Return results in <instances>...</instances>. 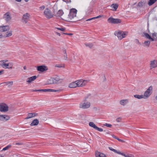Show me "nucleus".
Listing matches in <instances>:
<instances>
[{"instance_id": "1", "label": "nucleus", "mask_w": 157, "mask_h": 157, "mask_svg": "<svg viewBox=\"0 0 157 157\" xmlns=\"http://www.w3.org/2000/svg\"><path fill=\"white\" fill-rule=\"evenodd\" d=\"M77 10L75 9H72L70 10L69 14L64 13L62 16V19L68 21H76L78 19L76 16Z\"/></svg>"}, {"instance_id": "2", "label": "nucleus", "mask_w": 157, "mask_h": 157, "mask_svg": "<svg viewBox=\"0 0 157 157\" xmlns=\"http://www.w3.org/2000/svg\"><path fill=\"white\" fill-rule=\"evenodd\" d=\"M90 106L91 103L88 97H86L79 105V108L84 109H88Z\"/></svg>"}, {"instance_id": "3", "label": "nucleus", "mask_w": 157, "mask_h": 157, "mask_svg": "<svg viewBox=\"0 0 157 157\" xmlns=\"http://www.w3.org/2000/svg\"><path fill=\"white\" fill-rule=\"evenodd\" d=\"M114 34L120 40H121L123 38H125L127 35L125 32L121 31H116L114 33Z\"/></svg>"}, {"instance_id": "4", "label": "nucleus", "mask_w": 157, "mask_h": 157, "mask_svg": "<svg viewBox=\"0 0 157 157\" xmlns=\"http://www.w3.org/2000/svg\"><path fill=\"white\" fill-rule=\"evenodd\" d=\"M109 148L110 150L114 152L115 153L124 156L125 157H135L132 154H127L126 155L123 153L119 151H117L111 147H109Z\"/></svg>"}, {"instance_id": "5", "label": "nucleus", "mask_w": 157, "mask_h": 157, "mask_svg": "<svg viewBox=\"0 0 157 157\" xmlns=\"http://www.w3.org/2000/svg\"><path fill=\"white\" fill-rule=\"evenodd\" d=\"M30 15L28 13L24 14L22 18V22L24 24L28 23V21L30 20Z\"/></svg>"}, {"instance_id": "6", "label": "nucleus", "mask_w": 157, "mask_h": 157, "mask_svg": "<svg viewBox=\"0 0 157 157\" xmlns=\"http://www.w3.org/2000/svg\"><path fill=\"white\" fill-rule=\"evenodd\" d=\"M77 87H83L86 85L88 82L86 80H84L82 79L78 80L75 81Z\"/></svg>"}, {"instance_id": "7", "label": "nucleus", "mask_w": 157, "mask_h": 157, "mask_svg": "<svg viewBox=\"0 0 157 157\" xmlns=\"http://www.w3.org/2000/svg\"><path fill=\"white\" fill-rule=\"evenodd\" d=\"M152 87L151 86L145 92L144 94L143 95L144 98L146 99L149 97L152 92Z\"/></svg>"}, {"instance_id": "8", "label": "nucleus", "mask_w": 157, "mask_h": 157, "mask_svg": "<svg viewBox=\"0 0 157 157\" xmlns=\"http://www.w3.org/2000/svg\"><path fill=\"white\" fill-rule=\"evenodd\" d=\"M44 14L47 18L50 19L52 18L54 15L53 14L50 10L48 8H46L44 12Z\"/></svg>"}, {"instance_id": "9", "label": "nucleus", "mask_w": 157, "mask_h": 157, "mask_svg": "<svg viewBox=\"0 0 157 157\" xmlns=\"http://www.w3.org/2000/svg\"><path fill=\"white\" fill-rule=\"evenodd\" d=\"M108 21L109 23L113 24L120 23L121 22V20L120 19L113 18L112 17H109L108 19Z\"/></svg>"}, {"instance_id": "10", "label": "nucleus", "mask_w": 157, "mask_h": 157, "mask_svg": "<svg viewBox=\"0 0 157 157\" xmlns=\"http://www.w3.org/2000/svg\"><path fill=\"white\" fill-rule=\"evenodd\" d=\"M8 105L4 103H0V111L2 112H6L8 110Z\"/></svg>"}, {"instance_id": "11", "label": "nucleus", "mask_w": 157, "mask_h": 157, "mask_svg": "<svg viewBox=\"0 0 157 157\" xmlns=\"http://www.w3.org/2000/svg\"><path fill=\"white\" fill-rule=\"evenodd\" d=\"M89 125L90 126L94 128L99 132H101L103 131V130L102 128H98L97 126L93 122H89Z\"/></svg>"}, {"instance_id": "12", "label": "nucleus", "mask_w": 157, "mask_h": 157, "mask_svg": "<svg viewBox=\"0 0 157 157\" xmlns=\"http://www.w3.org/2000/svg\"><path fill=\"white\" fill-rule=\"evenodd\" d=\"M48 67L45 65H41L37 67V70L41 72H43L48 70Z\"/></svg>"}, {"instance_id": "13", "label": "nucleus", "mask_w": 157, "mask_h": 157, "mask_svg": "<svg viewBox=\"0 0 157 157\" xmlns=\"http://www.w3.org/2000/svg\"><path fill=\"white\" fill-rule=\"evenodd\" d=\"M10 116L7 115H0V120L3 121H6L10 119Z\"/></svg>"}, {"instance_id": "14", "label": "nucleus", "mask_w": 157, "mask_h": 157, "mask_svg": "<svg viewBox=\"0 0 157 157\" xmlns=\"http://www.w3.org/2000/svg\"><path fill=\"white\" fill-rule=\"evenodd\" d=\"M10 29V27L8 25L0 26V32H1L8 31Z\"/></svg>"}, {"instance_id": "15", "label": "nucleus", "mask_w": 157, "mask_h": 157, "mask_svg": "<svg viewBox=\"0 0 157 157\" xmlns=\"http://www.w3.org/2000/svg\"><path fill=\"white\" fill-rule=\"evenodd\" d=\"M1 65L2 66V67L5 68H10L12 67V64L10 63H2Z\"/></svg>"}, {"instance_id": "16", "label": "nucleus", "mask_w": 157, "mask_h": 157, "mask_svg": "<svg viewBox=\"0 0 157 157\" xmlns=\"http://www.w3.org/2000/svg\"><path fill=\"white\" fill-rule=\"evenodd\" d=\"M147 5V2L146 0H142L138 3V6L139 7L144 6Z\"/></svg>"}, {"instance_id": "17", "label": "nucleus", "mask_w": 157, "mask_h": 157, "mask_svg": "<svg viewBox=\"0 0 157 157\" xmlns=\"http://www.w3.org/2000/svg\"><path fill=\"white\" fill-rule=\"evenodd\" d=\"M157 67V61L153 60L150 62V68L152 69Z\"/></svg>"}, {"instance_id": "18", "label": "nucleus", "mask_w": 157, "mask_h": 157, "mask_svg": "<svg viewBox=\"0 0 157 157\" xmlns=\"http://www.w3.org/2000/svg\"><path fill=\"white\" fill-rule=\"evenodd\" d=\"M129 102L128 99L121 100L120 101V104L123 106H124Z\"/></svg>"}, {"instance_id": "19", "label": "nucleus", "mask_w": 157, "mask_h": 157, "mask_svg": "<svg viewBox=\"0 0 157 157\" xmlns=\"http://www.w3.org/2000/svg\"><path fill=\"white\" fill-rule=\"evenodd\" d=\"M4 18L7 21H10L11 19V17L10 13L7 12L4 15Z\"/></svg>"}, {"instance_id": "20", "label": "nucleus", "mask_w": 157, "mask_h": 157, "mask_svg": "<svg viewBox=\"0 0 157 157\" xmlns=\"http://www.w3.org/2000/svg\"><path fill=\"white\" fill-rule=\"evenodd\" d=\"M95 155L96 157H105L106 156L105 154L98 151L95 152Z\"/></svg>"}, {"instance_id": "21", "label": "nucleus", "mask_w": 157, "mask_h": 157, "mask_svg": "<svg viewBox=\"0 0 157 157\" xmlns=\"http://www.w3.org/2000/svg\"><path fill=\"white\" fill-rule=\"evenodd\" d=\"M37 115V113H29L28 114V116L26 119H28L32 118Z\"/></svg>"}, {"instance_id": "22", "label": "nucleus", "mask_w": 157, "mask_h": 157, "mask_svg": "<svg viewBox=\"0 0 157 157\" xmlns=\"http://www.w3.org/2000/svg\"><path fill=\"white\" fill-rule=\"evenodd\" d=\"M39 123V120L37 119H36L34 120H33L31 124H30V125L31 126H36L38 125V124Z\"/></svg>"}, {"instance_id": "23", "label": "nucleus", "mask_w": 157, "mask_h": 157, "mask_svg": "<svg viewBox=\"0 0 157 157\" xmlns=\"http://www.w3.org/2000/svg\"><path fill=\"white\" fill-rule=\"evenodd\" d=\"M64 14V13L62 10H59L58 11L56 15L57 17H61V18L62 19V16Z\"/></svg>"}, {"instance_id": "24", "label": "nucleus", "mask_w": 157, "mask_h": 157, "mask_svg": "<svg viewBox=\"0 0 157 157\" xmlns=\"http://www.w3.org/2000/svg\"><path fill=\"white\" fill-rule=\"evenodd\" d=\"M77 87V86L75 81L71 82L68 85V87L70 88H75Z\"/></svg>"}, {"instance_id": "25", "label": "nucleus", "mask_w": 157, "mask_h": 157, "mask_svg": "<svg viewBox=\"0 0 157 157\" xmlns=\"http://www.w3.org/2000/svg\"><path fill=\"white\" fill-rule=\"evenodd\" d=\"M118 5L117 4H112L110 6L111 7L113 8V9L111 10L113 11H116L118 7Z\"/></svg>"}, {"instance_id": "26", "label": "nucleus", "mask_w": 157, "mask_h": 157, "mask_svg": "<svg viewBox=\"0 0 157 157\" xmlns=\"http://www.w3.org/2000/svg\"><path fill=\"white\" fill-rule=\"evenodd\" d=\"M36 76H34L28 78V80L27 82H31L32 81L34 80L36 78Z\"/></svg>"}, {"instance_id": "27", "label": "nucleus", "mask_w": 157, "mask_h": 157, "mask_svg": "<svg viewBox=\"0 0 157 157\" xmlns=\"http://www.w3.org/2000/svg\"><path fill=\"white\" fill-rule=\"evenodd\" d=\"M12 31H10L7 32L4 35V37H7L11 36L12 35Z\"/></svg>"}, {"instance_id": "28", "label": "nucleus", "mask_w": 157, "mask_h": 157, "mask_svg": "<svg viewBox=\"0 0 157 157\" xmlns=\"http://www.w3.org/2000/svg\"><path fill=\"white\" fill-rule=\"evenodd\" d=\"M144 35L145 36L147 39H150L152 41H154V39L152 38V37H151V36L148 33H144Z\"/></svg>"}, {"instance_id": "29", "label": "nucleus", "mask_w": 157, "mask_h": 157, "mask_svg": "<svg viewBox=\"0 0 157 157\" xmlns=\"http://www.w3.org/2000/svg\"><path fill=\"white\" fill-rule=\"evenodd\" d=\"M5 85L8 86V87H10L13 84V82H8L3 83Z\"/></svg>"}, {"instance_id": "30", "label": "nucleus", "mask_w": 157, "mask_h": 157, "mask_svg": "<svg viewBox=\"0 0 157 157\" xmlns=\"http://www.w3.org/2000/svg\"><path fill=\"white\" fill-rule=\"evenodd\" d=\"M30 145L29 144H26L25 145L21 144V147L23 149H28L30 147Z\"/></svg>"}, {"instance_id": "31", "label": "nucleus", "mask_w": 157, "mask_h": 157, "mask_svg": "<svg viewBox=\"0 0 157 157\" xmlns=\"http://www.w3.org/2000/svg\"><path fill=\"white\" fill-rule=\"evenodd\" d=\"M157 1V0H149L148 4L149 6H151L153 5Z\"/></svg>"}, {"instance_id": "32", "label": "nucleus", "mask_w": 157, "mask_h": 157, "mask_svg": "<svg viewBox=\"0 0 157 157\" xmlns=\"http://www.w3.org/2000/svg\"><path fill=\"white\" fill-rule=\"evenodd\" d=\"M134 96L135 98L138 99L144 98L143 95H139L138 94H136L134 95Z\"/></svg>"}, {"instance_id": "33", "label": "nucleus", "mask_w": 157, "mask_h": 157, "mask_svg": "<svg viewBox=\"0 0 157 157\" xmlns=\"http://www.w3.org/2000/svg\"><path fill=\"white\" fill-rule=\"evenodd\" d=\"M55 78L58 83L59 82H62L63 81V79L59 78L58 77H56Z\"/></svg>"}, {"instance_id": "34", "label": "nucleus", "mask_w": 157, "mask_h": 157, "mask_svg": "<svg viewBox=\"0 0 157 157\" xmlns=\"http://www.w3.org/2000/svg\"><path fill=\"white\" fill-rule=\"evenodd\" d=\"M11 147V145H8L6 146L4 148L2 151H6L10 148Z\"/></svg>"}, {"instance_id": "35", "label": "nucleus", "mask_w": 157, "mask_h": 157, "mask_svg": "<svg viewBox=\"0 0 157 157\" xmlns=\"http://www.w3.org/2000/svg\"><path fill=\"white\" fill-rule=\"evenodd\" d=\"M152 37L154 39H157V33H153L152 34Z\"/></svg>"}, {"instance_id": "36", "label": "nucleus", "mask_w": 157, "mask_h": 157, "mask_svg": "<svg viewBox=\"0 0 157 157\" xmlns=\"http://www.w3.org/2000/svg\"><path fill=\"white\" fill-rule=\"evenodd\" d=\"M144 44L145 46L149 47L150 44V41L149 40L145 41L144 42Z\"/></svg>"}, {"instance_id": "37", "label": "nucleus", "mask_w": 157, "mask_h": 157, "mask_svg": "<svg viewBox=\"0 0 157 157\" xmlns=\"http://www.w3.org/2000/svg\"><path fill=\"white\" fill-rule=\"evenodd\" d=\"M55 67H63L64 68L65 67L64 65H62V64H56V65Z\"/></svg>"}, {"instance_id": "38", "label": "nucleus", "mask_w": 157, "mask_h": 157, "mask_svg": "<svg viewBox=\"0 0 157 157\" xmlns=\"http://www.w3.org/2000/svg\"><path fill=\"white\" fill-rule=\"evenodd\" d=\"M48 84H53V82L52 81V78L51 79H49L48 81Z\"/></svg>"}, {"instance_id": "39", "label": "nucleus", "mask_w": 157, "mask_h": 157, "mask_svg": "<svg viewBox=\"0 0 157 157\" xmlns=\"http://www.w3.org/2000/svg\"><path fill=\"white\" fill-rule=\"evenodd\" d=\"M62 91L61 90H53L51 89V90L50 92H59Z\"/></svg>"}, {"instance_id": "40", "label": "nucleus", "mask_w": 157, "mask_h": 157, "mask_svg": "<svg viewBox=\"0 0 157 157\" xmlns=\"http://www.w3.org/2000/svg\"><path fill=\"white\" fill-rule=\"evenodd\" d=\"M31 92H42V90H31Z\"/></svg>"}, {"instance_id": "41", "label": "nucleus", "mask_w": 157, "mask_h": 157, "mask_svg": "<svg viewBox=\"0 0 157 157\" xmlns=\"http://www.w3.org/2000/svg\"><path fill=\"white\" fill-rule=\"evenodd\" d=\"M42 92H50L51 89H42Z\"/></svg>"}, {"instance_id": "42", "label": "nucleus", "mask_w": 157, "mask_h": 157, "mask_svg": "<svg viewBox=\"0 0 157 157\" xmlns=\"http://www.w3.org/2000/svg\"><path fill=\"white\" fill-rule=\"evenodd\" d=\"M104 125L109 128H110L112 126V125L111 124H108L107 123H105V124H104Z\"/></svg>"}, {"instance_id": "43", "label": "nucleus", "mask_w": 157, "mask_h": 157, "mask_svg": "<svg viewBox=\"0 0 157 157\" xmlns=\"http://www.w3.org/2000/svg\"><path fill=\"white\" fill-rule=\"evenodd\" d=\"M85 45H86V46L89 47L90 48H92L93 46V44H85Z\"/></svg>"}, {"instance_id": "44", "label": "nucleus", "mask_w": 157, "mask_h": 157, "mask_svg": "<svg viewBox=\"0 0 157 157\" xmlns=\"http://www.w3.org/2000/svg\"><path fill=\"white\" fill-rule=\"evenodd\" d=\"M56 29H57L59 30L62 31H64L65 29V28H56Z\"/></svg>"}, {"instance_id": "45", "label": "nucleus", "mask_w": 157, "mask_h": 157, "mask_svg": "<svg viewBox=\"0 0 157 157\" xmlns=\"http://www.w3.org/2000/svg\"><path fill=\"white\" fill-rule=\"evenodd\" d=\"M67 53H65V54H64L63 55V59L65 60H67Z\"/></svg>"}, {"instance_id": "46", "label": "nucleus", "mask_w": 157, "mask_h": 157, "mask_svg": "<svg viewBox=\"0 0 157 157\" xmlns=\"http://www.w3.org/2000/svg\"><path fill=\"white\" fill-rule=\"evenodd\" d=\"M52 81L53 82V84H57L58 83V82H57L56 81V79L55 78H52Z\"/></svg>"}, {"instance_id": "47", "label": "nucleus", "mask_w": 157, "mask_h": 157, "mask_svg": "<svg viewBox=\"0 0 157 157\" xmlns=\"http://www.w3.org/2000/svg\"><path fill=\"white\" fill-rule=\"evenodd\" d=\"M122 118L121 117H119L117 119L116 121L117 122H119L121 121Z\"/></svg>"}, {"instance_id": "48", "label": "nucleus", "mask_w": 157, "mask_h": 157, "mask_svg": "<svg viewBox=\"0 0 157 157\" xmlns=\"http://www.w3.org/2000/svg\"><path fill=\"white\" fill-rule=\"evenodd\" d=\"M117 140H118L119 141L121 142L122 143H125L126 142L125 141L121 139L118 138Z\"/></svg>"}, {"instance_id": "49", "label": "nucleus", "mask_w": 157, "mask_h": 157, "mask_svg": "<svg viewBox=\"0 0 157 157\" xmlns=\"http://www.w3.org/2000/svg\"><path fill=\"white\" fill-rule=\"evenodd\" d=\"M45 7L44 6H41L40 7V10H43L45 9Z\"/></svg>"}, {"instance_id": "50", "label": "nucleus", "mask_w": 157, "mask_h": 157, "mask_svg": "<svg viewBox=\"0 0 157 157\" xmlns=\"http://www.w3.org/2000/svg\"><path fill=\"white\" fill-rule=\"evenodd\" d=\"M7 60H3L2 61H1L0 62L2 63H7L6 62H8Z\"/></svg>"}, {"instance_id": "51", "label": "nucleus", "mask_w": 157, "mask_h": 157, "mask_svg": "<svg viewBox=\"0 0 157 157\" xmlns=\"http://www.w3.org/2000/svg\"><path fill=\"white\" fill-rule=\"evenodd\" d=\"M103 16L102 15H100L97 17H94V18L95 19H97V18H99L100 17H101Z\"/></svg>"}, {"instance_id": "52", "label": "nucleus", "mask_w": 157, "mask_h": 157, "mask_svg": "<svg viewBox=\"0 0 157 157\" xmlns=\"http://www.w3.org/2000/svg\"><path fill=\"white\" fill-rule=\"evenodd\" d=\"M106 80V78L105 77V76L104 75H103V81H105Z\"/></svg>"}, {"instance_id": "53", "label": "nucleus", "mask_w": 157, "mask_h": 157, "mask_svg": "<svg viewBox=\"0 0 157 157\" xmlns=\"http://www.w3.org/2000/svg\"><path fill=\"white\" fill-rule=\"evenodd\" d=\"M135 41L136 43H138L139 44H140V43L139 42V40L138 39H136Z\"/></svg>"}, {"instance_id": "54", "label": "nucleus", "mask_w": 157, "mask_h": 157, "mask_svg": "<svg viewBox=\"0 0 157 157\" xmlns=\"http://www.w3.org/2000/svg\"><path fill=\"white\" fill-rule=\"evenodd\" d=\"M4 72V70H2L0 71V75H2L3 73Z\"/></svg>"}, {"instance_id": "55", "label": "nucleus", "mask_w": 157, "mask_h": 157, "mask_svg": "<svg viewBox=\"0 0 157 157\" xmlns=\"http://www.w3.org/2000/svg\"><path fill=\"white\" fill-rule=\"evenodd\" d=\"M94 17H93L89 19L86 20V21H90L93 19H94Z\"/></svg>"}, {"instance_id": "56", "label": "nucleus", "mask_w": 157, "mask_h": 157, "mask_svg": "<svg viewBox=\"0 0 157 157\" xmlns=\"http://www.w3.org/2000/svg\"><path fill=\"white\" fill-rule=\"evenodd\" d=\"M63 33L65 34L66 35H72V34H71V33Z\"/></svg>"}, {"instance_id": "57", "label": "nucleus", "mask_w": 157, "mask_h": 157, "mask_svg": "<svg viewBox=\"0 0 157 157\" xmlns=\"http://www.w3.org/2000/svg\"><path fill=\"white\" fill-rule=\"evenodd\" d=\"M63 52L64 54H65V53H66V50L64 48L63 49Z\"/></svg>"}, {"instance_id": "58", "label": "nucleus", "mask_w": 157, "mask_h": 157, "mask_svg": "<svg viewBox=\"0 0 157 157\" xmlns=\"http://www.w3.org/2000/svg\"><path fill=\"white\" fill-rule=\"evenodd\" d=\"M113 137L114 138L117 139V140L118 138V137H117V136H113Z\"/></svg>"}, {"instance_id": "59", "label": "nucleus", "mask_w": 157, "mask_h": 157, "mask_svg": "<svg viewBox=\"0 0 157 157\" xmlns=\"http://www.w3.org/2000/svg\"><path fill=\"white\" fill-rule=\"evenodd\" d=\"M56 34L57 35H59V36H60V34L59 33H58V32H56Z\"/></svg>"}, {"instance_id": "60", "label": "nucleus", "mask_w": 157, "mask_h": 157, "mask_svg": "<svg viewBox=\"0 0 157 157\" xmlns=\"http://www.w3.org/2000/svg\"><path fill=\"white\" fill-rule=\"evenodd\" d=\"M4 156V155H0V157H3Z\"/></svg>"}, {"instance_id": "61", "label": "nucleus", "mask_w": 157, "mask_h": 157, "mask_svg": "<svg viewBox=\"0 0 157 157\" xmlns=\"http://www.w3.org/2000/svg\"><path fill=\"white\" fill-rule=\"evenodd\" d=\"M24 37H26L25 36H22V40H23V39L24 38Z\"/></svg>"}, {"instance_id": "62", "label": "nucleus", "mask_w": 157, "mask_h": 157, "mask_svg": "<svg viewBox=\"0 0 157 157\" xmlns=\"http://www.w3.org/2000/svg\"><path fill=\"white\" fill-rule=\"evenodd\" d=\"M24 70H26V67L25 66L24 67Z\"/></svg>"}, {"instance_id": "63", "label": "nucleus", "mask_w": 157, "mask_h": 157, "mask_svg": "<svg viewBox=\"0 0 157 157\" xmlns=\"http://www.w3.org/2000/svg\"><path fill=\"white\" fill-rule=\"evenodd\" d=\"M64 1L66 2H69V1H68V0L67 1H66V0H63Z\"/></svg>"}, {"instance_id": "64", "label": "nucleus", "mask_w": 157, "mask_h": 157, "mask_svg": "<svg viewBox=\"0 0 157 157\" xmlns=\"http://www.w3.org/2000/svg\"><path fill=\"white\" fill-rule=\"evenodd\" d=\"M2 36V35L0 33V38Z\"/></svg>"}]
</instances>
